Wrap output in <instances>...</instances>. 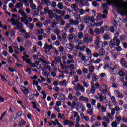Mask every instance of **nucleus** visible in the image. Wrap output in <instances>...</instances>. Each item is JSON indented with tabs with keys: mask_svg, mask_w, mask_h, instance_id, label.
<instances>
[{
	"mask_svg": "<svg viewBox=\"0 0 127 127\" xmlns=\"http://www.w3.org/2000/svg\"><path fill=\"white\" fill-rule=\"evenodd\" d=\"M52 47H53L52 46H50L47 44H45V45L43 48L44 49H49V50H50V49H52Z\"/></svg>",
	"mask_w": 127,
	"mask_h": 127,
	"instance_id": "9d476101",
	"label": "nucleus"
},
{
	"mask_svg": "<svg viewBox=\"0 0 127 127\" xmlns=\"http://www.w3.org/2000/svg\"><path fill=\"white\" fill-rule=\"evenodd\" d=\"M89 111H87V113L89 114L90 116L93 115V109H88Z\"/></svg>",
	"mask_w": 127,
	"mask_h": 127,
	"instance_id": "c9c22d12",
	"label": "nucleus"
},
{
	"mask_svg": "<svg viewBox=\"0 0 127 127\" xmlns=\"http://www.w3.org/2000/svg\"><path fill=\"white\" fill-rule=\"evenodd\" d=\"M110 31H111V32H112V33H114V32H115V28H114V27L113 26L110 27Z\"/></svg>",
	"mask_w": 127,
	"mask_h": 127,
	"instance_id": "6e6d98bb",
	"label": "nucleus"
},
{
	"mask_svg": "<svg viewBox=\"0 0 127 127\" xmlns=\"http://www.w3.org/2000/svg\"><path fill=\"white\" fill-rule=\"evenodd\" d=\"M120 64L124 68H127V62L126 63V61L125 58H122L121 59Z\"/></svg>",
	"mask_w": 127,
	"mask_h": 127,
	"instance_id": "20e7f679",
	"label": "nucleus"
},
{
	"mask_svg": "<svg viewBox=\"0 0 127 127\" xmlns=\"http://www.w3.org/2000/svg\"><path fill=\"white\" fill-rule=\"evenodd\" d=\"M79 12L80 15H83V14L85 13V10H84L83 9H81L80 10H79Z\"/></svg>",
	"mask_w": 127,
	"mask_h": 127,
	"instance_id": "bf43d9fd",
	"label": "nucleus"
},
{
	"mask_svg": "<svg viewBox=\"0 0 127 127\" xmlns=\"http://www.w3.org/2000/svg\"><path fill=\"white\" fill-rule=\"evenodd\" d=\"M81 127H90V125L89 124H85V125L84 124H82Z\"/></svg>",
	"mask_w": 127,
	"mask_h": 127,
	"instance_id": "774afa93",
	"label": "nucleus"
},
{
	"mask_svg": "<svg viewBox=\"0 0 127 127\" xmlns=\"http://www.w3.org/2000/svg\"><path fill=\"white\" fill-rule=\"evenodd\" d=\"M90 92L91 94H95V93H96V88H95V86H92Z\"/></svg>",
	"mask_w": 127,
	"mask_h": 127,
	"instance_id": "f3484780",
	"label": "nucleus"
},
{
	"mask_svg": "<svg viewBox=\"0 0 127 127\" xmlns=\"http://www.w3.org/2000/svg\"><path fill=\"white\" fill-rule=\"evenodd\" d=\"M78 103H79V99H76L75 100V101H73L72 104L71 105V108L74 109V108H75V107L77 106V104H78Z\"/></svg>",
	"mask_w": 127,
	"mask_h": 127,
	"instance_id": "1a4fd4ad",
	"label": "nucleus"
},
{
	"mask_svg": "<svg viewBox=\"0 0 127 127\" xmlns=\"http://www.w3.org/2000/svg\"><path fill=\"white\" fill-rule=\"evenodd\" d=\"M12 24L14 26H17L18 29H22V27L23 26V25H22V23H20V22H18L17 24H16V23H12Z\"/></svg>",
	"mask_w": 127,
	"mask_h": 127,
	"instance_id": "6e6552de",
	"label": "nucleus"
},
{
	"mask_svg": "<svg viewBox=\"0 0 127 127\" xmlns=\"http://www.w3.org/2000/svg\"><path fill=\"white\" fill-rule=\"evenodd\" d=\"M58 7L60 9H63V4H62V3H58Z\"/></svg>",
	"mask_w": 127,
	"mask_h": 127,
	"instance_id": "7c9ffc66",
	"label": "nucleus"
},
{
	"mask_svg": "<svg viewBox=\"0 0 127 127\" xmlns=\"http://www.w3.org/2000/svg\"><path fill=\"white\" fill-rule=\"evenodd\" d=\"M84 37V34L82 32H80L78 33V38L79 39H82Z\"/></svg>",
	"mask_w": 127,
	"mask_h": 127,
	"instance_id": "b1692460",
	"label": "nucleus"
},
{
	"mask_svg": "<svg viewBox=\"0 0 127 127\" xmlns=\"http://www.w3.org/2000/svg\"><path fill=\"white\" fill-rule=\"evenodd\" d=\"M75 62V61H74V59H72V60H68L67 61V64H73Z\"/></svg>",
	"mask_w": 127,
	"mask_h": 127,
	"instance_id": "c85d7f7f",
	"label": "nucleus"
},
{
	"mask_svg": "<svg viewBox=\"0 0 127 127\" xmlns=\"http://www.w3.org/2000/svg\"><path fill=\"white\" fill-rule=\"evenodd\" d=\"M92 13H93V16L90 17L89 16H87L86 18H85V20H88V21H90L91 22H92V23H94L95 22V17H96V13H97L95 10H92Z\"/></svg>",
	"mask_w": 127,
	"mask_h": 127,
	"instance_id": "7ed1b4c3",
	"label": "nucleus"
},
{
	"mask_svg": "<svg viewBox=\"0 0 127 127\" xmlns=\"http://www.w3.org/2000/svg\"><path fill=\"white\" fill-rule=\"evenodd\" d=\"M17 103L18 104H19V105H20V106H21L22 108H23L24 110H26V107L24 106L23 104H22V101H21V100H18Z\"/></svg>",
	"mask_w": 127,
	"mask_h": 127,
	"instance_id": "aec40b11",
	"label": "nucleus"
},
{
	"mask_svg": "<svg viewBox=\"0 0 127 127\" xmlns=\"http://www.w3.org/2000/svg\"><path fill=\"white\" fill-rule=\"evenodd\" d=\"M29 99L31 101H34L35 100V98H34V96L33 95V94L30 95L29 96Z\"/></svg>",
	"mask_w": 127,
	"mask_h": 127,
	"instance_id": "473e14b6",
	"label": "nucleus"
},
{
	"mask_svg": "<svg viewBox=\"0 0 127 127\" xmlns=\"http://www.w3.org/2000/svg\"><path fill=\"white\" fill-rule=\"evenodd\" d=\"M70 120L68 119H66L64 121V126H66L67 125H69Z\"/></svg>",
	"mask_w": 127,
	"mask_h": 127,
	"instance_id": "2f4dec72",
	"label": "nucleus"
},
{
	"mask_svg": "<svg viewBox=\"0 0 127 127\" xmlns=\"http://www.w3.org/2000/svg\"><path fill=\"white\" fill-rule=\"evenodd\" d=\"M42 4H43V5H47V6H50V5H51V2H50V1H49V0H42L41 1Z\"/></svg>",
	"mask_w": 127,
	"mask_h": 127,
	"instance_id": "0eeeda50",
	"label": "nucleus"
},
{
	"mask_svg": "<svg viewBox=\"0 0 127 127\" xmlns=\"http://www.w3.org/2000/svg\"><path fill=\"white\" fill-rule=\"evenodd\" d=\"M115 49L117 52H120V51H122V50H123V49H122V47L120 46V45L116 47Z\"/></svg>",
	"mask_w": 127,
	"mask_h": 127,
	"instance_id": "cd10ccee",
	"label": "nucleus"
},
{
	"mask_svg": "<svg viewBox=\"0 0 127 127\" xmlns=\"http://www.w3.org/2000/svg\"><path fill=\"white\" fill-rule=\"evenodd\" d=\"M23 61H25L27 64H31V61H30V59H23Z\"/></svg>",
	"mask_w": 127,
	"mask_h": 127,
	"instance_id": "f704fd0d",
	"label": "nucleus"
},
{
	"mask_svg": "<svg viewBox=\"0 0 127 127\" xmlns=\"http://www.w3.org/2000/svg\"><path fill=\"white\" fill-rule=\"evenodd\" d=\"M20 89L21 90V91L23 92V91H24V90H26V87H25V86H21L20 87Z\"/></svg>",
	"mask_w": 127,
	"mask_h": 127,
	"instance_id": "a18cd8bd",
	"label": "nucleus"
},
{
	"mask_svg": "<svg viewBox=\"0 0 127 127\" xmlns=\"http://www.w3.org/2000/svg\"><path fill=\"white\" fill-rule=\"evenodd\" d=\"M58 23V22H53L51 24V27L52 28H55V26H56L57 24Z\"/></svg>",
	"mask_w": 127,
	"mask_h": 127,
	"instance_id": "de8ad7c7",
	"label": "nucleus"
},
{
	"mask_svg": "<svg viewBox=\"0 0 127 127\" xmlns=\"http://www.w3.org/2000/svg\"><path fill=\"white\" fill-rule=\"evenodd\" d=\"M99 55L100 56H103L104 55H105V49H101L100 51H99Z\"/></svg>",
	"mask_w": 127,
	"mask_h": 127,
	"instance_id": "a211bd4d",
	"label": "nucleus"
},
{
	"mask_svg": "<svg viewBox=\"0 0 127 127\" xmlns=\"http://www.w3.org/2000/svg\"><path fill=\"white\" fill-rule=\"evenodd\" d=\"M100 109H101V112H102V113H105V112H106V111H107V108H106V107H105V106L102 107Z\"/></svg>",
	"mask_w": 127,
	"mask_h": 127,
	"instance_id": "3c124183",
	"label": "nucleus"
},
{
	"mask_svg": "<svg viewBox=\"0 0 127 127\" xmlns=\"http://www.w3.org/2000/svg\"><path fill=\"white\" fill-rule=\"evenodd\" d=\"M26 124V121H24L23 119H22L21 121L19 123V127H21L22 126H24Z\"/></svg>",
	"mask_w": 127,
	"mask_h": 127,
	"instance_id": "dca6fc26",
	"label": "nucleus"
},
{
	"mask_svg": "<svg viewBox=\"0 0 127 127\" xmlns=\"http://www.w3.org/2000/svg\"><path fill=\"white\" fill-rule=\"evenodd\" d=\"M94 32L96 33V35H99V34H101V33H102V31H101V29L96 28L94 30Z\"/></svg>",
	"mask_w": 127,
	"mask_h": 127,
	"instance_id": "f8f14e48",
	"label": "nucleus"
},
{
	"mask_svg": "<svg viewBox=\"0 0 127 127\" xmlns=\"http://www.w3.org/2000/svg\"><path fill=\"white\" fill-rule=\"evenodd\" d=\"M54 91H55V92H59V90H60V89H59V87L55 86L54 87Z\"/></svg>",
	"mask_w": 127,
	"mask_h": 127,
	"instance_id": "e2e57ef3",
	"label": "nucleus"
},
{
	"mask_svg": "<svg viewBox=\"0 0 127 127\" xmlns=\"http://www.w3.org/2000/svg\"><path fill=\"white\" fill-rule=\"evenodd\" d=\"M48 9H49V7H48V6L44 8V11L45 14H47V13L48 12Z\"/></svg>",
	"mask_w": 127,
	"mask_h": 127,
	"instance_id": "79ce46f5",
	"label": "nucleus"
},
{
	"mask_svg": "<svg viewBox=\"0 0 127 127\" xmlns=\"http://www.w3.org/2000/svg\"><path fill=\"white\" fill-rule=\"evenodd\" d=\"M29 57V55L26 54L24 56L22 57V59H23H23H26V58H28Z\"/></svg>",
	"mask_w": 127,
	"mask_h": 127,
	"instance_id": "0e129e2a",
	"label": "nucleus"
},
{
	"mask_svg": "<svg viewBox=\"0 0 127 127\" xmlns=\"http://www.w3.org/2000/svg\"><path fill=\"white\" fill-rule=\"evenodd\" d=\"M82 42L83 41L75 39V43H76V44H78V45H81V44H83Z\"/></svg>",
	"mask_w": 127,
	"mask_h": 127,
	"instance_id": "a878e982",
	"label": "nucleus"
},
{
	"mask_svg": "<svg viewBox=\"0 0 127 127\" xmlns=\"http://www.w3.org/2000/svg\"><path fill=\"white\" fill-rule=\"evenodd\" d=\"M76 73L77 75H83V72H82V70L81 69H77L76 70Z\"/></svg>",
	"mask_w": 127,
	"mask_h": 127,
	"instance_id": "e433bc0d",
	"label": "nucleus"
},
{
	"mask_svg": "<svg viewBox=\"0 0 127 127\" xmlns=\"http://www.w3.org/2000/svg\"><path fill=\"white\" fill-rule=\"evenodd\" d=\"M118 75L120 76V77H124L125 76V72L124 71H119L118 72Z\"/></svg>",
	"mask_w": 127,
	"mask_h": 127,
	"instance_id": "4c0bfd02",
	"label": "nucleus"
},
{
	"mask_svg": "<svg viewBox=\"0 0 127 127\" xmlns=\"http://www.w3.org/2000/svg\"><path fill=\"white\" fill-rule=\"evenodd\" d=\"M84 108V105L81 103H78L77 106V111H79L80 109H83Z\"/></svg>",
	"mask_w": 127,
	"mask_h": 127,
	"instance_id": "ddd939ff",
	"label": "nucleus"
},
{
	"mask_svg": "<svg viewBox=\"0 0 127 127\" xmlns=\"http://www.w3.org/2000/svg\"><path fill=\"white\" fill-rule=\"evenodd\" d=\"M83 86L85 88H88L89 87V85H88V83H87L86 81H83Z\"/></svg>",
	"mask_w": 127,
	"mask_h": 127,
	"instance_id": "052dcab7",
	"label": "nucleus"
},
{
	"mask_svg": "<svg viewBox=\"0 0 127 127\" xmlns=\"http://www.w3.org/2000/svg\"><path fill=\"white\" fill-rule=\"evenodd\" d=\"M86 51L87 53L88 54H92V51H91V50H90V49H89V48H86Z\"/></svg>",
	"mask_w": 127,
	"mask_h": 127,
	"instance_id": "680f3d73",
	"label": "nucleus"
},
{
	"mask_svg": "<svg viewBox=\"0 0 127 127\" xmlns=\"http://www.w3.org/2000/svg\"><path fill=\"white\" fill-rule=\"evenodd\" d=\"M54 33L56 34L57 35H58V34L60 33V30L58 29H55Z\"/></svg>",
	"mask_w": 127,
	"mask_h": 127,
	"instance_id": "603ef678",
	"label": "nucleus"
},
{
	"mask_svg": "<svg viewBox=\"0 0 127 127\" xmlns=\"http://www.w3.org/2000/svg\"><path fill=\"white\" fill-rule=\"evenodd\" d=\"M23 36L24 38H30V35L28 33H25Z\"/></svg>",
	"mask_w": 127,
	"mask_h": 127,
	"instance_id": "bb28decb",
	"label": "nucleus"
},
{
	"mask_svg": "<svg viewBox=\"0 0 127 127\" xmlns=\"http://www.w3.org/2000/svg\"><path fill=\"white\" fill-rule=\"evenodd\" d=\"M8 70L10 72H12V73H13V72H15V71H16V70L15 69V68H11V67H9L8 68Z\"/></svg>",
	"mask_w": 127,
	"mask_h": 127,
	"instance_id": "c03bdc74",
	"label": "nucleus"
},
{
	"mask_svg": "<svg viewBox=\"0 0 127 127\" xmlns=\"http://www.w3.org/2000/svg\"><path fill=\"white\" fill-rule=\"evenodd\" d=\"M75 19H76V20H78V21L81 20V16L80 15V14H77L76 15Z\"/></svg>",
	"mask_w": 127,
	"mask_h": 127,
	"instance_id": "58836bf2",
	"label": "nucleus"
},
{
	"mask_svg": "<svg viewBox=\"0 0 127 127\" xmlns=\"http://www.w3.org/2000/svg\"><path fill=\"white\" fill-rule=\"evenodd\" d=\"M36 26H38V27H39V28H41V27H42V23H41V22L36 23Z\"/></svg>",
	"mask_w": 127,
	"mask_h": 127,
	"instance_id": "ea45409f",
	"label": "nucleus"
},
{
	"mask_svg": "<svg viewBox=\"0 0 127 127\" xmlns=\"http://www.w3.org/2000/svg\"><path fill=\"white\" fill-rule=\"evenodd\" d=\"M32 105H33V109L36 108V107H37V105H36V103H35V102L34 101H32L31 102Z\"/></svg>",
	"mask_w": 127,
	"mask_h": 127,
	"instance_id": "49530a36",
	"label": "nucleus"
},
{
	"mask_svg": "<svg viewBox=\"0 0 127 127\" xmlns=\"http://www.w3.org/2000/svg\"><path fill=\"white\" fill-rule=\"evenodd\" d=\"M107 3L108 5H113V6H114V7L118 8L117 10V12H118V13H121V15H127V11H122L123 10V9H124V7L123 6L120 5L119 3H116L114 1H112L111 2L107 1Z\"/></svg>",
	"mask_w": 127,
	"mask_h": 127,
	"instance_id": "f257e3e1",
	"label": "nucleus"
},
{
	"mask_svg": "<svg viewBox=\"0 0 127 127\" xmlns=\"http://www.w3.org/2000/svg\"><path fill=\"white\" fill-rule=\"evenodd\" d=\"M76 92L78 91H81V92H85V88L84 86L81 85L80 83H78L76 86V88L75 90Z\"/></svg>",
	"mask_w": 127,
	"mask_h": 127,
	"instance_id": "423d86ee",
	"label": "nucleus"
},
{
	"mask_svg": "<svg viewBox=\"0 0 127 127\" xmlns=\"http://www.w3.org/2000/svg\"><path fill=\"white\" fill-rule=\"evenodd\" d=\"M68 59H73L74 56L71 55L70 54H69L68 55Z\"/></svg>",
	"mask_w": 127,
	"mask_h": 127,
	"instance_id": "338daca9",
	"label": "nucleus"
},
{
	"mask_svg": "<svg viewBox=\"0 0 127 127\" xmlns=\"http://www.w3.org/2000/svg\"><path fill=\"white\" fill-rule=\"evenodd\" d=\"M31 8H32L33 9V10H34V9H36V5H35V4H31Z\"/></svg>",
	"mask_w": 127,
	"mask_h": 127,
	"instance_id": "5fc2aeb1",
	"label": "nucleus"
},
{
	"mask_svg": "<svg viewBox=\"0 0 127 127\" xmlns=\"http://www.w3.org/2000/svg\"><path fill=\"white\" fill-rule=\"evenodd\" d=\"M103 121H106V122H107V124H110V119H109L106 116H104L103 117Z\"/></svg>",
	"mask_w": 127,
	"mask_h": 127,
	"instance_id": "6ab92c4d",
	"label": "nucleus"
},
{
	"mask_svg": "<svg viewBox=\"0 0 127 127\" xmlns=\"http://www.w3.org/2000/svg\"><path fill=\"white\" fill-rule=\"evenodd\" d=\"M55 60L56 62H59V61H61V58L60 56L55 57Z\"/></svg>",
	"mask_w": 127,
	"mask_h": 127,
	"instance_id": "72a5a7b5",
	"label": "nucleus"
},
{
	"mask_svg": "<svg viewBox=\"0 0 127 127\" xmlns=\"http://www.w3.org/2000/svg\"><path fill=\"white\" fill-rule=\"evenodd\" d=\"M121 43L120 39H118V37L114 36L113 39L109 41V47L111 49L113 48H116V46H119Z\"/></svg>",
	"mask_w": 127,
	"mask_h": 127,
	"instance_id": "f03ea898",
	"label": "nucleus"
},
{
	"mask_svg": "<svg viewBox=\"0 0 127 127\" xmlns=\"http://www.w3.org/2000/svg\"><path fill=\"white\" fill-rule=\"evenodd\" d=\"M62 38L63 39H67V35L66 34V33H63L62 34Z\"/></svg>",
	"mask_w": 127,
	"mask_h": 127,
	"instance_id": "4d7b16f0",
	"label": "nucleus"
},
{
	"mask_svg": "<svg viewBox=\"0 0 127 127\" xmlns=\"http://www.w3.org/2000/svg\"><path fill=\"white\" fill-rule=\"evenodd\" d=\"M109 37H110V36L108 34H104L103 35V38L105 40H108L109 39Z\"/></svg>",
	"mask_w": 127,
	"mask_h": 127,
	"instance_id": "393cba45",
	"label": "nucleus"
},
{
	"mask_svg": "<svg viewBox=\"0 0 127 127\" xmlns=\"http://www.w3.org/2000/svg\"><path fill=\"white\" fill-rule=\"evenodd\" d=\"M9 52L11 54H12V53H13V48H12V47L9 46Z\"/></svg>",
	"mask_w": 127,
	"mask_h": 127,
	"instance_id": "a19ab883",
	"label": "nucleus"
},
{
	"mask_svg": "<svg viewBox=\"0 0 127 127\" xmlns=\"http://www.w3.org/2000/svg\"><path fill=\"white\" fill-rule=\"evenodd\" d=\"M94 70H95V66L92 65L89 67V72L93 73L94 72Z\"/></svg>",
	"mask_w": 127,
	"mask_h": 127,
	"instance_id": "4be33fe9",
	"label": "nucleus"
},
{
	"mask_svg": "<svg viewBox=\"0 0 127 127\" xmlns=\"http://www.w3.org/2000/svg\"><path fill=\"white\" fill-rule=\"evenodd\" d=\"M23 6V3L20 2V3H17L16 4L15 7L16 8H20L21 7H22Z\"/></svg>",
	"mask_w": 127,
	"mask_h": 127,
	"instance_id": "4468645a",
	"label": "nucleus"
},
{
	"mask_svg": "<svg viewBox=\"0 0 127 127\" xmlns=\"http://www.w3.org/2000/svg\"><path fill=\"white\" fill-rule=\"evenodd\" d=\"M2 53L4 56H7V54H8V53L7 52V51L5 50L3 51Z\"/></svg>",
	"mask_w": 127,
	"mask_h": 127,
	"instance_id": "69168bd1",
	"label": "nucleus"
},
{
	"mask_svg": "<svg viewBox=\"0 0 127 127\" xmlns=\"http://www.w3.org/2000/svg\"><path fill=\"white\" fill-rule=\"evenodd\" d=\"M23 93L24 95H28V94H30V92H29V90L27 88H26L23 91Z\"/></svg>",
	"mask_w": 127,
	"mask_h": 127,
	"instance_id": "412c9836",
	"label": "nucleus"
},
{
	"mask_svg": "<svg viewBox=\"0 0 127 127\" xmlns=\"http://www.w3.org/2000/svg\"><path fill=\"white\" fill-rule=\"evenodd\" d=\"M82 72L84 74H88V69L86 68H83L82 69Z\"/></svg>",
	"mask_w": 127,
	"mask_h": 127,
	"instance_id": "09e8293b",
	"label": "nucleus"
},
{
	"mask_svg": "<svg viewBox=\"0 0 127 127\" xmlns=\"http://www.w3.org/2000/svg\"><path fill=\"white\" fill-rule=\"evenodd\" d=\"M0 76H1V80L2 81H3V82H5V81H6V78H5V76H4V75H2L0 74Z\"/></svg>",
	"mask_w": 127,
	"mask_h": 127,
	"instance_id": "37998d69",
	"label": "nucleus"
},
{
	"mask_svg": "<svg viewBox=\"0 0 127 127\" xmlns=\"http://www.w3.org/2000/svg\"><path fill=\"white\" fill-rule=\"evenodd\" d=\"M84 28H85V25L84 24H80L78 26V30L79 31H83V30H84Z\"/></svg>",
	"mask_w": 127,
	"mask_h": 127,
	"instance_id": "2eb2a0df",
	"label": "nucleus"
},
{
	"mask_svg": "<svg viewBox=\"0 0 127 127\" xmlns=\"http://www.w3.org/2000/svg\"><path fill=\"white\" fill-rule=\"evenodd\" d=\"M93 75L94 76V80H92V81L93 82H98L99 81V77H98L97 75H96V74L95 73Z\"/></svg>",
	"mask_w": 127,
	"mask_h": 127,
	"instance_id": "5701e85b",
	"label": "nucleus"
},
{
	"mask_svg": "<svg viewBox=\"0 0 127 127\" xmlns=\"http://www.w3.org/2000/svg\"><path fill=\"white\" fill-rule=\"evenodd\" d=\"M83 40L84 42H85V43L88 44V43H91L93 42V37H89L86 36L84 37Z\"/></svg>",
	"mask_w": 127,
	"mask_h": 127,
	"instance_id": "39448f33",
	"label": "nucleus"
},
{
	"mask_svg": "<svg viewBox=\"0 0 127 127\" xmlns=\"http://www.w3.org/2000/svg\"><path fill=\"white\" fill-rule=\"evenodd\" d=\"M51 5H52V7H54V8H55V7H56V2L55 1H53Z\"/></svg>",
	"mask_w": 127,
	"mask_h": 127,
	"instance_id": "864d4df0",
	"label": "nucleus"
},
{
	"mask_svg": "<svg viewBox=\"0 0 127 127\" xmlns=\"http://www.w3.org/2000/svg\"><path fill=\"white\" fill-rule=\"evenodd\" d=\"M111 126L112 127H117L118 126V123L114 121L111 123Z\"/></svg>",
	"mask_w": 127,
	"mask_h": 127,
	"instance_id": "c756f323",
	"label": "nucleus"
},
{
	"mask_svg": "<svg viewBox=\"0 0 127 127\" xmlns=\"http://www.w3.org/2000/svg\"><path fill=\"white\" fill-rule=\"evenodd\" d=\"M61 20H62V17L61 16H59V15L58 17L56 18V21L59 22V21H60Z\"/></svg>",
	"mask_w": 127,
	"mask_h": 127,
	"instance_id": "13d9d810",
	"label": "nucleus"
},
{
	"mask_svg": "<svg viewBox=\"0 0 127 127\" xmlns=\"http://www.w3.org/2000/svg\"><path fill=\"white\" fill-rule=\"evenodd\" d=\"M59 51H60V52H63L64 51V48H63L62 46L59 47Z\"/></svg>",
	"mask_w": 127,
	"mask_h": 127,
	"instance_id": "8fccbe9b",
	"label": "nucleus"
},
{
	"mask_svg": "<svg viewBox=\"0 0 127 127\" xmlns=\"http://www.w3.org/2000/svg\"><path fill=\"white\" fill-rule=\"evenodd\" d=\"M101 30V32L103 34H104V32H105V30H108L109 29V27L108 26H105L104 27H101V28L100 29Z\"/></svg>",
	"mask_w": 127,
	"mask_h": 127,
	"instance_id": "9b49d317",
	"label": "nucleus"
}]
</instances>
